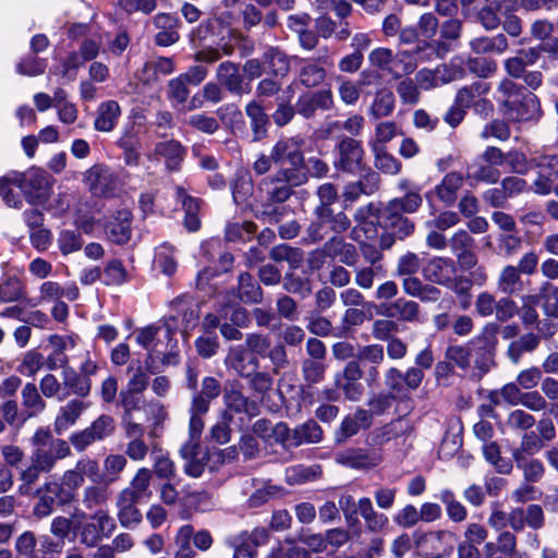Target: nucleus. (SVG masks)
<instances>
[{"label":"nucleus","mask_w":558,"mask_h":558,"mask_svg":"<svg viewBox=\"0 0 558 558\" xmlns=\"http://www.w3.org/2000/svg\"><path fill=\"white\" fill-rule=\"evenodd\" d=\"M496 93L501 112L508 121L525 122L539 116L541 105L537 97L512 80L502 78Z\"/></svg>","instance_id":"nucleus-1"},{"label":"nucleus","mask_w":558,"mask_h":558,"mask_svg":"<svg viewBox=\"0 0 558 558\" xmlns=\"http://www.w3.org/2000/svg\"><path fill=\"white\" fill-rule=\"evenodd\" d=\"M462 65L463 59L460 57H456L448 64H441L435 68L438 87L451 83L453 81L463 78L465 75V71L462 68Z\"/></svg>","instance_id":"nucleus-49"},{"label":"nucleus","mask_w":558,"mask_h":558,"mask_svg":"<svg viewBox=\"0 0 558 558\" xmlns=\"http://www.w3.org/2000/svg\"><path fill=\"white\" fill-rule=\"evenodd\" d=\"M316 214L318 219L322 222L328 225L330 230L333 231L335 233H342L349 230L351 226V220L343 211L333 214L330 207L318 206L316 208Z\"/></svg>","instance_id":"nucleus-45"},{"label":"nucleus","mask_w":558,"mask_h":558,"mask_svg":"<svg viewBox=\"0 0 558 558\" xmlns=\"http://www.w3.org/2000/svg\"><path fill=\"white\" fill-rule=\"evenodd\" d=\"M131 218L132 215L128 209L117 211L113 220L108 225V235L112 242L123 244L130 240Z\"/></svg>","instance_id":"nucleus-37"},{"label":"nucleus","mask_w":558,"mask_h":558,"mask_svg":"<svg viewBox=\"0 0 558 558\" xmlns=\"http://www.w3.org/2000/svg\"><path fill=\"white\" fill-rule=\"evenodd\" d=\"M186 155L185 147L177 140L159 142L154 149V156L162 157L169 170L179 169Z\"/></svg>","instance_id":"nucleus-27"},{"label":"nucleus","mask_w":558,"mask_h":558,"mask_svg":"<svg viewBox=\"0 0 558 558\" xmlns=\"http://www.w3.org/2000/svg\"><path fill=\"white\" fill-rule=\"evenodd\" d=\"M402 289L405 294L417 298L422 302H436L440 298V290L433 284L423 283L417 277L409 276L402 279Z\"/></svg>","instance_id":"nucleus-30"},{"label":"nucleus","mask_w":558,"mask_h":558,"mask_svg":"<svg viewBox=\"0 0 558 558\" xmlns=\"http://www.w3.org/2000/svg\"><path fill=\"white\" fill-rule=\"evenodd\" d=\"M305 138L301 135L282 137L271 147V158L275 165L287 163L290 160L304 156Z\"/></svg>","instance_id":"nucleus-20"},{"label":"nucleus","mask_w":558,"mask_h":558,"mask_svg":"<svg viewBox=\"0 0 558 558\" xmlns=\"http://www.w3.org/2000/svg\"><path fill=\"white\" fill-rule=\"evenodd\" d=\"M246 116L251 120V130L253 132V141L258 142L267 134L268 117L264 112L263 107L255 100L250 101L245 107Z\"/></svg>","instance_id":"nucleus-39"},{"label":"nucleus","mask_w":558,"mask_h":558,"mask_svg":"<svg viewBox=\"0 0 558 558\" xmlns=\"http://www.w3.org/2000/svg\"><path fill=\"white\" fill-rule=\"evenodd\" d=\"M439 499L446 506L447 515L452 522L460 523L466 519L468 510L459 500L456 499L452 490H440Z\"/></svg>","instance_id":"nucleus-51"},{"label":"nucleus","mask_w":558,"mask_h":558,"mask_svg":"<svg viewBox=\"0 0 558 558\" xmlns=\"http://www.w3.org/2000/svg\"><path fill=\"white\" fill-rule=\"evenodd\" d=\"M89 403L74 398L62 404L56 414L53 430L57 435H63L76 425L81 416L87 411Z\"/></svg>","instance_id":"nucleus-13"},{"label":"nucleus","mask_w":558,"mask_h":558,"mask_svg":"<svg viewBox=\"0 0 558 558\" xmlns=\"http://www.w3.org/2000/svg\"><path fill=\"white\" fill-rule=\"evenodd\" d=\"M263 62L274 76L283 77L290 71V58L275 47H270L264 52Z\"/></svg>","instance_id":"nucleus-42"},{"label":"nucleus","mask_w":558,"mask_h":558,"mask_svg":"<svg viewBox=\"0 0 558 558\" xmlns=\"http://www.w3.org/2000/svg\"><path fill=\"white\" fill-rule=\"evenodd\" d=\"M121 116V107L116 100L101 102L96 111L94 129L98 132H111Z\"/></svg>","instance_id":"nucleus-29"},{"label":"nucleus","mask_w":558,"mask_h":558,"mask_svg":"<svg viewBox=\"0 0 558 558\" xmlns=\"http://www.w3.org/2000/svg\"><path fill=\"white\" fill-rule=\"evenodd\" d=\"M177 192V198L181 203L182 208L185 211L184 216V227L190 232H196L201 228V219L198 217V210H199V202L198 199L190 196L186 191L178 186L175 189Z\"/></svg>","instance_id":"nucleus-32"},{"label":"nucleus","mask_w":558,"mask_h":558,"mask_svg":"<svg viewBox=\"0 0 558 558\" xmlns=\"http://www.w3.org/2000/svg\"><path fill=\"white\" fill-rule=\"evenodd\" d=\"M283 289L293 294H299L305 299L311 295L312 288L308 279L295 275L294 272L286 274L283 278Z\"/></svg>","instance_id":"nucleus-63"},{"label":"nucleus","mask_w":558,"mask_h":558,"mask_svg":"<svg viewBox=\"0 0 558 558\" xmlns=\"http://www.w3.org/2000/svg\"><path fill=\"white\" fill-rule=\"evenodd\" d=\"M383 460L378 449L350 448L336 456V461L352 469H369L377 466Z\"/></svg>","instance_id":"nucleus-14"},{"label":"nucleus","mask_w":558,"mask_h":558,"mask_svg":"<svg viewBox=\"0 0 558 558\" xmlns=\"http://www.w3.org/2000/svg\"><path fill=\"white\" fill-rule=\"evenodd\" d=\"M367 60L371 66L392 77V73L395 72V52L391 49L377 47L368 53Z\"/></svg>","instance_id":"nucleus-50"},{"label":"nucleus","mask_w":558,"mask_h":558,"mask_svg":"<svg viewBox=\"0 0 558 558\" xmlns=\"http://www.w3.org/2000/svg\"><path fill=\"white\" fill-rule=\"evenodd\" d=\"M189 84L180 76V74L171 78L167 84V97L175 105H183L190 97Z\"/></svg>","instance_id":"nucleus-58"},{"label":"nucleus","mask_w":558,"mask_h":558,"mask_svg":"<svg viewBox=\"0 0 558 558\" xmlns=\"http://www.w3.org/2000/svg\"><path fill=\"white\" fill-rule=\"evenodd\" d=\"M99 475L98 462L92 458H81L75 466L63 473L61 480L64 485L70 489L72 495L76 497V490L83 486L85 477L96 481Z\"/></svg>","instance_id":"nucleus-11"},{"label":"nucleus","mask_w":558,"mask_h":558,"mask_svg":"<svg viewBox=\"0 0 558 558\" xmlns=\"http://www.w3.org/2000/svg\"><path fill=\"white\" fill-rule=\"evenodd\" d=\"M114 430V418L111 415L101 414L89 426L71 434L69 441L77 452H83L93 444L111 437Z\"/></svg>","instance_id":"nucleus-3"},{"label":"nucleus","mask_w":558,"mask_h":558,"mask_svg":"<svg viewBox=\"0 0 558 558\" xmlns=\"http://www.w3.org/2000/svg\"><path fill=\"white\" fill-rule=\"evenodd\" d=\"M151 354H148L145 360V366L138 365L134 367L130 365L128 367V373L130 374L129 381L126 387L123 389L124 391L143 393L147 387L149 386V373L154 374V371L150 368Z\"/></svg>","instance_id":"nucleus-35"},{"label":"nucleus","mask_w":558,"mask_h":558,"mask_svg":"<svg viewBox=\"0 0 558 558\" xmlns=\"http://www.w3.org/2000/svg\"><path fill=\"white\" fill-rule=\"evenodd\" d=\"M521 307H519V315L522 324L526 327L533 326L538 323V313L536 306L539 303V295L526 294L521 298Z\"/></svg>","instance_id":"nucleus-54"},{"label":"nucleus","mask_w":558,"mask_h":558,"mask_svg":"<svg viewBox=\"0 0 558 558\" xmlns=\"http://www.w3.org/2000/svg\"><path fill=\"white\" fill-rule=\"evenodd\" d=\"M323 439V429L319 424L310 420L294 428L292 445L315 444Z\"/></svg>","instance_id":"nucleus-46"},{"label":"nucleus","mask_w":558,"mask_h":558,"mask_svg":"<svg viewBox=\"0 0 558 558\" xmlns=\"http://www.w3.org/2000/svg\"><path fill=\"white\" fill-rule=\"evenodd\" d=\"M385 276L386 269L383 265L360 267L355 269L354 282L359 288L369 290L373 288L376 277Z\"/></svg>","instance_id":"nucleus-55"},{"label":"nucleus","mask_w":558,"mask_h":558,"mask_svg":"<svg viewBox=\"0 0 558 558\" xmlns=\"http://www.w3.org/2000/svg\"><path fill=\"white\" fill-rule=\"evenodd\" d=\"M422 272L427 281L449 287L457 274V263L450 257L434 256L425 264Z\"/></svg>","instance_id":"nucleus-10"},{"label":"nucleus","mask_w":558,"mask_h":558,"mask_svg":"<svg viewBox=\"0 0 558 558\" xmlns=\"http://www.w3.org/2000/svg\"><path fill=\"white\" fill-rule=\"evenodd\" d=\"M128 464L125 456L120 453H110L104 460V473L108 478L109 483H113L121 477V473L124 471Z\"/></svg>","instance_id":"nucleus-57"},{"label":"nucleus","mask_w":558,"mask_h":558,"mask_svg":"<svg viewBox=\"0 0 558 558\" xmlns=\"http://www.w3.org/2000/svg\"><path fill=\"white\" fill-rule=\"evenodd\" d=\"M359 514L364 520L365 527L371 533H380L386 530L389 519L386 514L378 512L368 497L357 500Z\"/></svg>","instance_id":"nucleus-26"},{"label":"nucleus","mask_w":558,"mask_h":558,"mask_svg":"<svg viewBox=\"0 0 558 558\" xmlns=\"http://www.w3.org/2000/svg\"><path fill=\"white\" fill-rule=\"evenodd\" d=\"M375 156V167L386 174H397L401 170V162L388 154L386 148H372Z\"/></svg>","instance_id":"nucleus-56"},{"label":"nucleus","mask_w":558,"mask_h":558,"mask_svg":"<svg viewBox=\"0 0 558 558\" xmlns=\"http://www.w3.org/2000/svg\"><path fill=\"white\" fill-rule=\"evenodd\" d=\"M278 170L260 182V191L267 204L283 203L293 194V189L307 182L305 157L277 165Z\"/></svg>","instance_id":"nucleus-2"},{"label":"nucleus","mask_w":558,"mask_h":558,"mask_svg":"<svg viewBox=\"0 0 558 558\" xmlns=\"http://www.w3.org/2000/svg\"><path fill=\"white\" fill-rule=\"evenodd\" d=\"M225 404L229 410L236 413H245L251 416L257 414V404L246 398L239 389H226L223 395Z\"/></svg>","instance_id":"nucleus-40"},{"label":"nucleus","mask_w":558,"mask_h":558,"mask_svg":"<svg viewBox=\"0 0 558 558\" xmlns=\"http://www.w3.org/2000/svg\"><path fill=\"white\" fill-rule=\"evenodd\" d=\"M19 189L31 204H41L48 198L49 183L41 171H31L19 180Z\"/></svg>","instance_id":"nucleus-16"},{"label":"nucleus","mask_w":558,"mask_h":558,"mask_svg":"<svg viewBox=\"0 0 558 558\" xmlns=\"http://www.w3.org/2000/svg\"><path fill=\"white\" fill-rule=\"evenodd\" d=\"M178 319L179 317L177 315H171L163 322L162 326L150 325L140 329L136 333V342L144 349L148 350L151 355L154 352L159 353V333L165 330V336L169 338L178 327Z\"/></svg>","instance_id":"nucleus-17"},{"label":"nucleus","mask_w":558,"mask_h":558,"mask_svg":"<svg viewBox=\"0 0 558 558\" xmlns=\"http://www.w3.org/2000/svg\"><path fill=\"white\" fill-rule=\"evenodd\" d=\"M541 338L533 333H525L512 341L507 350V355L513 364H518L524 352H533L539 344Z\"/></svg>","instance_id":"nucleus-44"},{"label":"nucleus","mask_w":558,"mask_h":558,"mask_svg":"<svg viewBox=\"0 0 558 558\" xmlns=\"http://www.w3.org/2000/svg\"><path fill=\"white\" fill-rule=\"evenodd\" d=\"M400 134V129L393 121H381L376 124L374 138L369 141L371 148H385V145Z\"/></svg>","instance_id":"nucleus-53"},{"label":"nucleus","mask_w":558,"mask_h":558,"mask_svg":"<svg viewBox=\"0 0 558 558\" xmlns=\"http://www.w3.org/2000/svg\"><path fill=\"white\" fill-rule=\"evenodd\" d=\"M193 527L189 524L183 525L179 529L175 536V544L178 550L174 558H194L196 553L191 547V539L193 536Z\"/></svg>","instance_id":"nucleus-60"},{"label":"nucleus","mask_w":558,"mask_h":558,"mask_svg":"<svg viewBox=\"0 0 558 558\" xmlns=\"http://www.w3.org/2000/svg\"><path fill=\"white\" fill-rule=\"evenodd\" d=\"M557 159L556 156H543L536 161L538 171L531 184V190L537 195H549L554 189V179L550 173V166Z\"/></svg>","instance_id":"nucleus-28"},{"label":"nucleus","mask_w":558,"mask_h":558,"mask_svg":"<svg viewBox=\"0 0 558 558\" xmlns=\"http://www.w3.org/2000/svg\"><path fill=\"white\" fill-rule=\"evenodd\" d=\"M337 157L333 166L337 170L356 174L365 169V151L360 141L343 137L336 146Z\"/></svg>","instance_id":"nucleus-4"},{"label":"nucleus","mask_w":558,"mask_h":558,"mask_svg":"<svg viewBox=\"0 0 558 558\" xmlns=\"http://www.w3.org/2000/svg\"><path fill=\"white\" fill-rule=\"evenodd\" d=\"M412 433L413 427L408 420H395L372 433V444L374 446H383L391 440L403 439V441H407L412 436Z\"/></svg>","instance_id":"nucleus-19"},{"label":"nucleus","mask_w":558,"mask_h":558,"mask_svg":"<svg viewBox=\"0 0 558 558\" xmlns=\"http://www.w3.org/2000/svg\"><path fill=\"white\" fill-rule=\"evenodd\" d=\"M383 313L387 317H398L402 322L413 323L420 318V305L415 301L404 298L381 304Z\"/></svg>","instance_id":"nucleus-25"},{"label":"nucleus","mask_w":558,"mask_h":558,"mask_svg":"<svg viewBox=\"0 0 558 558\" xmlns=\"http://www.w3.org/2000/svg\"><path fill=\"white\" fill-rule=\"evenodd\" d=\"M158 33L155 35V43L158 46L168 47L175 44L179 38L178 28L180 21L177 16L169 13H158L153 21Z\"/></svg>","instance_id":"nucleus-22"},{"label":"nucleus","mask_w":558,"mask_h":558,"mask_svg":"<svg viewBox=\"0 0 558 558\" xmlns=\"http://www.w3.org/2000/svg\"><path fill=\"white\" fill-rule=\"evenodd\" d=\"M85 183L93 195L108 197L117 187V177L112 170L104 165H95L85 172Z\"/></svg>","instance_id":"nucleus-9"},{"label":"nucleus","mask_w":558,"mask_h":558,"mask_svg":"<svg viewBox=\"0 0 558 558\" xmlns=\"http://www.w3.org/2000/svg\"><path fill=\"white\" fill-rule=\"evenodd\" d=\"M61 379L63 385V390L66 391L65 397L69 395H74L78 399L86 398L92 390V379L85 378L78 371L73 367H64V371L61 373Z\"/></svg>","instance_id":"nucleus-24"},{"label":"nucleus","mask_w":558,"mask_h":558,"mask_svg":"<svg viewBox=\"0 0 558 558\" xmlns=\"http://www.w3.org/2000/svg\"><path fill=\"white\" fill-rule=\"evenodd\" d=\"M489 90L488 84L484 82H474L469 86L460 88L454 97V101L462 108L466 109L474 106L481 96H485Z\"/></svg>","instance_id":"nucleus-47"},{"label":"nucleus","mask_w":558,"mask_h":558,"mask_svg":"<svg viewBox=\"0 0 558 558\" xmlns=\"http://www.w3.org/2000/svg\"><path fill=\"white\" fill-rule=\"evenodd\" d=\"M140 500L134 497L119 492L116 497L117 518L121 526L132 529L142 522L143 515L137 508Z\"/></svg>","instance_id":"nucleus-21"},{"label":"nucleus","mask_w":558,"mask_h":558,"mask_svg":"<svg viewBox=\"0 0 558 558\" xmlns=\"http://www.w3.org/2000/svg\"><path fill=\"white\" fill-rule=\"evenodd\" d=\"M80 529V543L88 548L96 547L102 538H109L117 529L114 519L105 510H98Z\"/></svg>","instance_id":"nucleus-5"},{"label":"nucleus","mask_w":558,"mask_h":558,"mask_svg":"<svg viewBox=\"0 0 558 558\" xmlns=\"http://www.w3.org/2000/svg\"><path fill=\"white\" fill-rule=\"evenodd\" d=\"M464 177L458 171L448 172L442 180L435 185L433 193L447 206H451L458 198V193L462 189Z\"/></svg>","instance_id":"nucleus-23"},{"label":"nucleus","mask_w":558,"mask_h":558,"mask_svg":"<svg viewBox=\"0 0 558 558\" xmlns=\"http://www.w3.org/2000/svg\"><path fill=\"white\" fill-rule=\"evenodd\" d=\"M496 284L498 291L505 295H518L524 290L521 272L513 265H506L501 268Z\"/></svg>","instance_id":"nucleus-31"},{"label":"nucleus","mask_w":558,"mask_h":558,"mask_svg":"<svg viewBox=\"0 0 558 558\" xmlns=\"http://www.w3.org/2000/svg\"><path fill=\"white\" fill-rule=\"evenodd\" d=\"M420 191H409L402 197H396L388 202L384 210L387 215L403 216L404 214L415 213L422 205Z\"/></svg>","instance_id":"nucleus-34"},{"label":"nucleus","mask_w":558,"mask_h":558,"mask_svg":"<svg viewBox=\"0 0 558 558\" xmlns=\"http://www.w3.org/2000/svg\"><path fill=\"white\" fill-rule=\"evenodd\" d=\"M14 548L17 558H53L37 548V538L32 531H25L19 535Z\"/></svg>","instance_id":"nucleus-43"},{"label":"nucleus","mask_w":558,"mask_h":558,"mask_svg":"<svg viewBox=\"0 0 558 558\" xmlns=\"http://www.w3.org/2000/svg\"><path fill=\"white\" fill-rule=\"evenodd\" d=\"M458 541L457 535L448 530H439L423 535L418 546L429 558H440L453 550Z\"/></svg>","instance_id":"nucleus-8"},{"label":"nucleus","mask_w":558,"mask_h":558,"mask_svg":"<svg viewBox=\"0 0 558 558\" xmlns=\"http://www.w3.org/2000/svg\"><path fill=\"white\" fill-rule=\"evenodd\" d=\"M151 480L153 472L147 468H140L132 477L129 486L124 487L121 492L140 501L148 499L153 494L150 489Z\"/></svg>","instance_id":"nucleus-33"},{"label":"nucleus","mask_w":558,"mask_h":558,"mask_svg":"<svg viewBox=\"0 0 558 558\" xmlns=\"http://www.w3.org/2000/svg\"><path fill=\"white\" fill-rule=\"evenodd\" d=\"M58 247L62 255L66 256L77 252L83 246V240L78 232L73 230H61L57 239Z\"/></svg>","instance_id":"nucleus-59"},{"label":"nucleus","mask_w":558,"mask_h":558,"mask_svg":"<svg viewBox=\"0 0 558 558\" xmlns=\"http://www.w3.org/2000/svg\"><path fill=\"white\" fill-rule=\"evenodd\" d=\"M108 500V492L105 487L90 485L84 488L82 494V505L92 510L105 505Z\"/></svg>","instance_id":"nucleus-64"},{"label":"nucleus","mask_w":558,"mask_h":558,"mask_svg":"<svg viewBox=\"0 0 558 558\" xmlns=\"http://www.w3.org/2000/svg\"><path fill=\"white\" fill-rule=\"evenodd\" d=\"M466 177L475 182L494 184L500 179V171L488 163L482 165L476 159L466 166Z\"/></svg>","instance_id":"nucleus-48"},{"label":"nucleus","mask_w":558,"mask_h":558,"mask_svg":"<svg viewBox=\"0 0 558 558\" xmlns=\"http://www.w3.org/2000/svg\"><path fill=\"white\" fill-rule=\"evenodd\" d=\"M381 219L385 228L390 229L400 240L410 235L414 230V223L404 216L387 215V211L383 210Z\"/></svg>","instance_id":"nucleus-52"},{"label":"nucleus","mask_w":558,"mask_h":558,"mask_svg":"<svg viewBox=\"0 0 558 558\" xmlns=\"http://www.w3.org/2000/svg\"><path fill=\"white\" fill-rule=\"evenodd\" d=\"M395 95L388 88H380L375 93L373 102L368 109V114L374 119L388 117L395 109Z\"/></svg>","instance_id":"nucleus-41"},{"label":"nucleus","mask_w":558,"mask_h":558,"mask_svg":"<svg viewBox=\"0 0 558 558\" xmlns=\"http://www.w3.org/2000/svg\"><path fill=\"white\" fill-rule=\"evenodd\" d=\"M252 354L257 357H266L271 347V340L267 335L260 332H250L245 336V344H243Z\"/></svg>","instance_id":"nucleus-61"},{"label":"nucleus","mask_w":558,"mask_h":558,"mask_svg":"<svg viewBox=\"0 0 558 558\" xmlns=\"http://www.w3.org/2000/svg\"><path fill=\"white\" fill-rule=\"evenodd\" d=\"M235 298L246 304H257L263 301V290L248 272H242L238 278Z\"/></svg>","instance_id":"nucleus-36"},{"label":"nucleus","mask_w":558,"mask_h":558,"mask_svg":"<svg viewBox=\"0 0 558 558\" xmlns=\"http://www.w3.org/2000/svg\"><path fill=\"white\" fill-rule=\"evenodd\" d=\"M216 78L229 93L244 95L251 92L250 83L244 82L239 65L231 61L221 62L216 70Z\"/></svg>","instance_id":"nucleus-15"},{"label":"nucleus","mask_w":558,"mask_h":558,"mask_svg":"<svg viewBox=\"0 0 558 558\" xmlns=\"http://www.w3.org/2000/svg\"><path fill=\"white\" fill-rule=\"evenodd\" d=\"M432 47L426 40H420L412 49H402L395 53V72L393 78H400L412 74L418 66L420 62L432 61V53L427 50Z\"/></svg>","instance_id":"nucleus-6"},{"label":"nucleus","mask_w":558,"mask_h":558,"mask_svg":"<svg viewBox=\"0 0 558 558\" xmlns=\"http://www.w3.org/2000/svg\"><path fill=\"white\" fill-rule=\"evenodd\" d=\"M485 555L493 558L497 553H500L507 558H514L517 553V538L513 533L509 531L501 532L496 542H488L485 544Z\"/></svg>","instance_id":"nucleus-38"},{"label":"nucleus","mask_w":558,"mask_h":558,"mask_svg":"<svg viewBox=\"0 0 558 558\" xmlns=\"http://www.w3.org/2000/svg\"><path fill=\"white\" fill-rule=\"evenodd\" d=\"M225 364L243 378H248L254 371L259 368L258 357L252 354L243 344L229 348Z\"/></svg>","instance_id":"nucleus-12"},{"label":"nucleus","mask_w":558,"mask_h":558,"mask_svg":"<svg viewBox=\"0 0 558 558\" xmlns=\"http://www.w3.org/2000/svg\"><path fill=\"white\" fill-rule=\"evenodd\" d=\"M22 400L25 408L31 410V415L40 413L46 408V402L40 397L37 387L27 383L22 389Z\"/></svg>","instance_id":"nucleus-62"},{"label":"nucleus","mask_w":558,"mask_h":558,"mask_svg":"<svg viewBox=\"0 0 558 558\" xmlns=\"http://www.w3.org/2000/svg\"><path fill=\"white\" fill-rule=\"evenodd\" d=\"M333 106V96L330 89L305 93L296 101V113L308 119L317 110H329Z\"/></svg>","instance_id":"nucleus-18"},{"label":"nucleus","mask_w":558,"mask_h":558,"mask_svg":"<svg viewBox=\"0 0 558 558\" xmlns=\"http://www.w3.org/2000/svg\"><path fill=\"white\" fill-rule=\"evenodd\" d=\"M330 63L328 47L320 50L317 58L302 59L299 71V81L305 87H316L320 85L326 76V65Z\"/></svg>","instance_id":"nucleus-7"}]
</instances>
